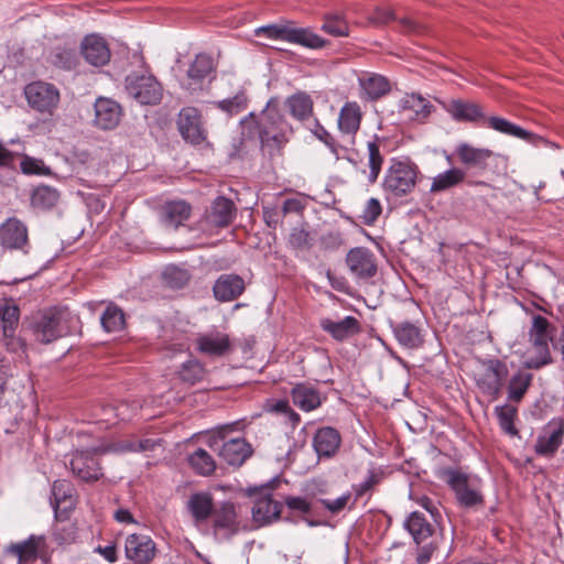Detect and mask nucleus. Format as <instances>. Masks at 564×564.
I'll list each match as a JSON object with an SVG mask.
<instances>
[{"label": "nucleus", "mask_w": 564, "mask_h": 564, "mask_svg": "<svg viewBox=\"0 0 564 564\" xmlns=\"http://www.w3.org/2000/svg\"><path fill=\"white\" fill-rule=\"evenodd\" d=\"M158 445L159 442L152 438L137 440L135 437H129L102 443L89 449H76L69 460L70 470L82 481L95 482L104 476L97 456L106 453L150 452Z\"/></svg>", "instance_id": "f257e3e1"}, {"label": "nucleus", "mask_w": 564, "mask_h": 564, "mask_svg": "<svg viewBox=\"0 0 564 564\" xmlns=\"http://www.w3.org/2000/svg\"><path fill=\"white\" fill-rule=\"evenodd\" d=\"M240 141H289L294 128L282 112V100L272 96L267 101L261 117L249 113L240 121Z\"/></svg>", "instance_id": "f03ea898"}, {"label": "nucleus", "mask_w": 564, "mask_h": 564, "mask_svg": "<svg viewBox=\"0 0 564 564\" xmlns=\"http://www.w3.org/2000/svg\"><path fill=\"white\" fill-rule=\"evenodd\" d=\"M232 424L215 429L208 438L209 447L228 465L240 467L253 453L251 445L241 437L227 440Z\"/></svg>", "instance_id": "7ed1b4c3"}, {"label": "nucleus", "mask_w": 564, "mask_h": 564, "mask_svg": "<svg viewBox=\"0 0 564 564\" xmlns=\"http://www.w3.org/2000/svg\"><path fill=\"white\" fill-rule=\"evenodd\" d=\"M456 155L458 161L465 166V172L469 177L484 175L485 173H495L501 156L489 149L475 147L471 143H462Z\"/></svg>", "instance_id": "20e7f679"}, {"label": "nucleus", "mask_w": 564, "mask_h": 564, "mask_svg": "<svg viewBox=\"0 0 564 564\" xmlns=\"http://www.w3.org/2000/svg\"><path fill=\"white\" fill-rule=\"evenodd\" d=\"M257 35H265L271 40L286 41L307 48H322L326 41L306 28H292L285 24H269L256 30Z\"/></svg>", "instance_id": "39448f33"}, {"label": "nucleus", "mask_w": 564, "mask_h": 564, "mask_svg": "<svg viewBox=\"0 0 564 564\" xmlns=\"http://www.w3.org/2000/svg\"><path fill=\"white\" fill-rule=\"evenodd\" d=\"M419 174L417 166L409 160L393 159L387 171L383 188L394 196H403L414 188Z\"/></svg>", "instance_id": "423d86ee"}, {"label": "nucleus", "mask_w": 564, "mask_h": 564, "mask_svg": "<svg viewBox=\"0 0 564 564\" xmlns=\"http://www.w3.org/2000/svg\"><path fill=\"white\" fill-rule=\"evenodd\" d=\"M459 184H466L467 186L481 188L486 192L487 202L497 198V188L495 186L485 181L469 177L467 173L459 167H452L436 175L432 181L430 191L431 193H442Z\"/></svg>", "instance_id": "0eeeda50"}, {"label": "nucleus", "mask_w": 564, "mask_h": 564, "mask_svg": "<svg viewBox=\"0 0 564 564\" xmlns=\"http://www.w3.org/2000/svg\"><path fill=\"white\" fill-rule=\"evenodd\" d=\"M481 367L482 370L476 377V384L484 394L497 400L509 375L508 366L498 358H491L482 361Z\"/></svg>", "instance_id": "6e6552de"}, {"label": "nucleus", "mask_w": 564, "mask_h": 564, "mask_svg": "<svg viewBox=\"0 0 564 564\" xmlns=\"http://www.w3.org/2000/svg\"><path fill=\"white\" fill-rule=\"evenodd\" d=\"M23 93L30 108L50 116L56 110L61 98L57 87L43 80L29 83Z\"/></svg>", "instance_id": "1a4fd4ad"}, {"label": "nucleus", "mask_w": 564, "mask_h": 564, "mask_svg": "<svg viewBox=\"0 0 564 564\" xmlns=\"http://www.w3.org/2000/svg\"><path fill=\"white\" fill-rule=\"evenodd\" d=\"M126 90L141 105H156L163 96L162 85L151 74L133 72L126 77Z\"/></svg>", "instance_id": "9d476101"}, {"label": "nucleus", "mask_w": 564, "mask_h": 564, "mask_svg": "<svg viewBox=\"0 0 564 564\" xmlns=\"http://www.w3.org/2000/svg\"><path fill=\"white\" fill-rule=\"evenodd\" d=\"M433 99L455 122L471 123L480 127L486 119L482 107L475 101L462 98L442 99L433 97Z\"/></svg>", "instance_id": "9b49d317"}, {"label": "nucleus", "mask_w": 564, "mask_h": 564, "mask_svg": "<svg viewBox=\"0 0 564 564\" xmlns=\"http://www.w3.org/2000/svg\"><path fill=\"white\" fill-rule=\"evenodd\" d=\"M7 552L18 558V564H33L37 557L48 558L44 535L32 534L25 541L10 544Z\"/></svg>", "instance_id": "f8f14e48"}, {"label": "nucleus", "mask_w": 564, "mask_h": 564, "mask_svg": "<svg viewBox=\"0 0 564 564\" xmlns=\"http://www.w3.org/2000/svg\"><path fill=\"white\" fill-rule=\"evenodd\" d=\"M177 128L185 141H206L208 131L200 111L195 107H184L178 112Z\"/></svg>", "instance_id": "ddd939ff"}, {"label": "nucleus", "mask_w": 564, "mask_h": 564, "mask_svg": "<svg viewBox=\"0 0 564 564\" xmlns=\"http://www.w3.org/2000/svg\"><path fill=\"white\" fill-rule=\"evenodd\" d=\"M79 52L85 62L94 67H102L110 62L111 51L106 39L97 33L83 37Z\"/></svg>", "instance_id": "4468645a"}, {"label": "nucleus", "mask_w": 564, "mask_h": 564, "mask_svg": "<svg viewBox=\"0 0 564 564\" xmlns=\"http://www.w3.org/2000/svg\"><path fill=\"white\" fill-rule=\"evenodd\" d=\"M0 243L9 250L29 252V234L26 226L18 218H9L0 226Z\"/></svg>", "instance_id": "2eb2a0df"}, {"label": "nucleus", "mask_w": 564, "mask_h": 564, "mask_svg": "<svg viewBox=\"0 0 564 564\" xmlns=\"http://www.w3.org/2000/svg\"><path fill=\"white\" fill-rule=\"evenodd\" d=\"M564 438V421L562 419L551 420L536 438L534 451L543 457L553 456L562 445Z\"/></svg>", "instance_id": "dca6fc26"}, {"label": "nucleus", "mask_w": 564, "mask_h": 564, "mask_svg": "<svg viewBox=\"0 0 564 564\" xmlns=\"http://www.w3.org/2000/svg\"><path fill=\"white\" fill-rule=\"evenodd\" d=\"M346 263L351 274L358 280H368L377 273V262L373 252L365 247H356L346 256Z\"/></svg>", "instance_id": "f3484780"}, {"label": "nucleus", "mask_w": 564, "mask_h": 564, "mask_svg": "<svg viewBox=\"0 0 564 564\" xmlns=\"http://www.w3.org/2000/svg\"><path fill=\"white\" fill-rule=\"evenodd\" d=\"M156 547L154 541L145 534H129L124 542V555L127 560L138 564H149L155 557Z\"/></svg>", "instance_id": "a211bd4d"}, {"label": "nucleus", "mask_w": 564, "mask_h": 564, "mask_svg": "<svg viewBox=\"0 0 564 564\" xmlns=\"http://www.w3.org/2000/svg\"><path fill=\"white\" fill-rule=\"evenodd\" d=\"M235 203L224 196L217 197L206 210L204 224L207 229L228 227L236 217Z\"/></svg>", "instance_id": "6ab92c4d"}, {"label": "nucleus", "mask_w": 564, "mask_h": 564, "mask_svg": "<svg viewBox=\"0 0 564 564\" xmlns=\"http://www.w3.org/2000/svg\"><path fill=\"white\" fill-rule=\"evenodd\" d=\"M398 110L410 120L425 122L435 112V107L421 94L406 93L399 100Z\"/></svg>", "instance_id": "aec40b11"}, {"label": "nucleus", "mask_w": 564, "mask_h": 564, "mask_svg": "<svg viewBox=\"0 0 564 564\" xmlns=\"http://www.w3.org/2000/svg\"><path fill=\"white\" fill-rule=\"evenodd\" d=\"M446 477L460 506L471 508L484 502L480 492L469 487L467 475L449 469L446 471Z\"/></svg>", "instance_id": "412c9836"}, {"label": "nucleus", "mask_w": 564, "mask_h": 564, "mask_svg": "<svg viewBox=\"0 0 564 564\" xmlns=\"http://www.w3.org/2000/svg\"><path fill=\"white\" fill-rule=\"evenodd\" d=\"M246 290L243 279L234 273H224L218 276L213 286V293L218 302H232Z\"/></svg>", "instance_id": "4be33fe9"}, {"label": "nucleus", "mask_w": 564, "mask_h": 564, "mask_svg": "<svg viewBox=\"0 0 564 564\" xmlns=\"http://www.w3.org/2000/svg\"><path fill=\"white\" fill-rule=\"evenodd\" d=\"M121 106L110 99L100 97L95 102V124L102 130L115 129L121 119Z\"/></svg>", "instance_id": "5701e85b"}, {"label": "nucleus", "mask_w": 564, "mask_h": 564, "mask_svg": "<svg viewBox=\"0 0 564 564\" xmlns=\"http://www.w3.org/2000/svg\"><path fill=\"white\" fill-rule=\"evenodd\" d=\"M215 70L214 59L207 53H198L186 72V89L197 90L203 88L204 80Z\"/></svg>", "instance_id": "b1692460"}, {"label": "nucleus", "mask_w": 564, "mask_h": 564, "mask_svg": "<svg viewBox=\"0 0 564 564\" xmlns=\"http://www.w3.org/2000/svg\"><path fill=\"white\" fill-rule=\"evenodd\" d=\"M480 127L490 128L499 133H502L507 137L529 140V141H547L544 137L535 135L531 131L522 128L519 124H516L502 117L491 116L487 117L481 123Z\"/></svg>", "instance_id": "393cba45"}, {"label": "nucleus", "mask_w": 564, "mask_h": 564, "mask_svg": "<svg viewBox=\"0 0 564 564\" xmlns=\"http://www.w3.org/2000/svg\"><path fill=\"white\" fill-rule=\"evenodd\" d=\"M212 518L215 533L224 531L225 536L229 538L239 531L240 525L236 508L231 502H223L219 507H216Z\"/></svg>", "instance_id": "a878e982"}, {"label": "nucleus", "mask_w": 564, "mask_h": 564, "mask_svg": "<svg viewBox=\"0 0 564 564\" xmlns=\"http://www.w3.org/2000/svg\"><path fill=\"white\" fill-rule=\"evenodd\" d=\"M196 345L202 354L213 357L225 356L231 349L229 336L217 330L199 335Z\"/></svg>", "instance_id": "bb28decb"}, {"label": "nucleus", "mask_w": 564, "mask_h": 564, "mask_svg": "<svg viewBox=\"0 0 564 564\" xmlns=\"http://www.w3.org/2000/svg\"><path fill=\"white\" fill-rule=\"evenodd\" d=\"M32 330L39 341L50 344L62 336L59 317L54 313L45 312L33 322Z\"/></svg>", "instance_id": "cd10ccee"}, {"label": "nucleus", "mask_w": 564, "mask_h": 564, "mask_svg": "<svg viewBox=\"0 0 564 564\" xmlns=\"http://www.w3.org/2000/svg\"><path fill=\"white\" fill-rule=\"evenodd\" d=\"M319 326L337 341L348 339L360 332V323L354 316H346L339 322H335L330 318H322Z\"/></svg>", "instance_id": "c85d7f7f"}, {"label": "nucleus", "mask_w": 564, "mask_h": 564, "mask_svg": "<svg viewBox=\"0 0 564 564\" xmlns=\"http://www.w3.org/2000/svg\"><path fill=\"white\" fill-rule=\"evenodd\" d=\"M341 437L339 432L330 426L317 430L313 438V446L318 457H332L339 449Z\"/></svg>", "instance_id": "c756f323"}, {"label": "nucleus", "mask_w": 564, "mask_h": 564, "mask_svg": "<svg viewBox=\"0 0 564 564\" xmlns=\"http://www.w3.org/2000/svg\"><path fill=\"white\" fill-rule=\"evenodd\" d=\"M283 104L288 108L290 116L301 123L308 121L313 116L314 101L306 91L297 90L286 97Z\"/></svg>", "instance_id": "7c9ffc66"}, {"label": "nucleus", "mask_w": 564, "mask_h": 564, "mask_svg": "<svg viewBox=\"0 0 564 564\" xmlns=\"http://www.w3.org/2000/svg\"><path fill=\"white\" fill-rule=\"evenodd\" d=\"M192 213V207L185 200L166 202L161 209V218L165 226L177 228L186 221Z\"/></svg>", "instance_id": "2f4dec72"}, {"label": "nucleus", "mask_w": 564, "mask_h": 564, "mask_svg": "<svg viewBox=\"0 0 564 564\" xmlns=\"http://www.w3.org/2000/svg\"><path fill=\"white\" fill-rule=\"evenodd\" d=\"M293 403L302 411L310 412L322 404L319 391L308 383H297L291 391Z\"/></svg>", "instance_id": "473e14b6"}, {"label": "nucleus", "mask_w": 564, "mask_h": 564, "mask_svg": "<svg viewBox=\"0 0 564 564\" xmlns=\"http://www.w3.org/2000/svg\"><path fill=\"white\" fill-rule=\"evenodd\" d=\"M282 506L271 497L259 498L252 507V519L259 525H265L280 518Z\"/></svg>", "instance_id": "72a5a7b5"}, {"label": "nucleus", "mask_w": 564, "mask_h": 564, "mask_svg": "<svg viewBox=\"0 0 564 564\" xmlns=\"http://www.w3.org/2000/svg\"><path fill=\"white\" fill-rule=\"evenodd\" d=\"M359 84L361 87V98L369 101L380 99L391 89L388 78L378 74L360 78Z\"/></svg>", "instance_id": "f704fd0d"}, {"label": "nucleus", "mask_w": 564, "mask_h": 564, "mask_svg": "<svg viewBox=\"0 0 564 564\" xmlns=\"http://www.w3.org/2000/svg\"><path fill=\"white\" fill-rule=\"evenodd\" d=\"M187 508L196 523L205 522L215 510L209 492L193 494L188 499Z\"/></svg>", "instance_id": "c9c22d12"}, {"label": "nucleus", "mask_w": 564, "mask_h": 564, "mask_svg": "<svg viewBox=\"0 0 564 564\" xmlns=\"http://www.w3.org/2000/svg\"><path fill=\"white\" fill-rule=\"evenodd\" d=\"M393 334L398 343L408 349H416L424 341L422 329L410 322H402L393 326Z\"/></svg>", "instance_id": "e433bc0d"}, {"label": "nucleus", "mask_w": 564, "mask_h": 564, "mask_svg": "<svg viewBox=\"0 0 564 564\" xmlns=\"http://www.w3.org/2000/svg\"><path fill=\"white\" fill-rule=\"evenodd\" d=\"M362 112L356 101H347L340 109L338 128L341 132L355 135L360 127Z\"/></svg>", "instance_id": "4c0bfd02"}, {"label": "nucleus", "mask_w": 564, "mask_h": 564, "mask_svg": "<svg viewBox=\"0 0 564 564\" xmlns=\"http://www.w3.org/2000/svg\"><path fill=\"white\" fill-rule=\"evenodd\" d=\"M527 370L520 369L511 376L507 386L509 401L520 403L532 386L533 375Z\"/></svg>", "instance_id": "58836bf2"}, {"label": "nucleus", "mask_w": 564, "mask_h": 564, "mask_svg": "<svg viewBox=\"0 0 564 564\" xmlns=\"http://www.w3.org/2000/svg\"><path fill=\"white\" fill-rule=\"evenodd\" d=\"M405 529L412 535L416 544H421L434 533L433 525L426 520L424 514L419 511L410 513L405 521Z\"/></svg>", "instance_id": "ea45409f"}, {"label": "nucleus", "mask_w": 564, "mask_h": 564, "mask_svg": "<svg viewBox=\"0 0 564 564\" xmlns=\"http://www.w3.org/2000/svg\"><path fill=\"white\" fill-rule=\"evenodd\" d=\"M553 327L551 323L542 315H534L529 328L528 336L531 346H543L553 338Z\"/></svg>", "instance_id": "a19ab883"}, {"label": "nucleus", "mask_w": 564, "mask_h": 564, "mask_svg": "<svg viewBox=\"0 0 564 564\" xmlns=\"http://www.w3.org/2000/svg\"><path fill=\"white\" fill-rule=\"evenodd\" d=\"M48 62L63 70H73L78 65V55L74 47L68 46H55L50 55Z\"/></svg>", "instance_id": "79ce46f5"}, {"label": "nucleus", "mask_w": 564, "mask_h": 564, "mask_svg": "<svg viewBox=\"0 0 564 564\" xmlns=\"http://www.w3.org/2000/svg\"><path fill=\"white\" fill-rule=\"evenodd\" d=\"M73 492L74 488L67 480H55L52 486V503L55 510V517H61L59 506L67 503V507L73 506Z\"/></svg>", "instance_id": "37998d69"}, {"label": "nucleus", "mask_w": 564, "mask_h": 564, "mask_svg": "<svg viewBox=\"0 0 564 564\" xmlns=\"http://www.w3.org/2000/svg\"><path fill=\"white\" fill-rule=\"evenodd\" d=\"M53 527L52 536L58 546H65L74 543L77 539V527L74 522L59 520Z\"/></svg>", "instance_id": "c03bdc74"}, {"label": "nucleus", "mask_w": 564, "mask_h": 564, "mask_svg": "<svg viewBox=\"0 0 564 564\" xmlns=\"http://www.w3.org/2000/svg\"><path fill=\"white\" fill-rule=\"evenodd\" d=\"M188 463L192 468L202 476H209L216 469V463L212 455L203 449L197 448L188 457Z\"/></svg>", "instance_id": "a18cd8bd"}, {"label": "nucleus", "mask_w": 564, "mask_h": 564, "mask_svg": "<svg viewBox=\"0 0 564 564\" xmlns=\"http://www.w3.org/2000/svg\"><path fill=\"white\" fill-rule=\"evenodd\" d=\"M531 349L533 354L529 355L523 361L524 369L539 370L553 362L549 344H544L541 347L531 346Z\"/></svg>", "instance_id": "49530a36"}, {"label": "nucleus", "mask_w": 564, "mask_h": 564, "mask_svg": "<svg viewBox=\"0 0 564 564\" xmlns=\"http://www.w3.org/2000/svg\"><path fill=\"white\" fill-rule=\"evenodd\" d=\"M59 199L58 192L51 186H39L32 194V205L41 209H50L54 207Z\"/></svg>", "instance_id": "de8ad7c7"}, {"label": "nucleus", "mask_w": 564, "mask_h": 564, "mask_svg": "<svg viewBox=\"0 0 564 564\" xmlns=\"http://www.w3.org/2000/svg\"><path fill=\"white\" fill-rule=\"evenodd\" d=\"M102 328L108 332H119L124 327V314L121 308L116 305H108L100 317Z\"/></svg>", "instance_id": "09e8293b"}, {"label": "nucleus", "mask_w": 564, "mask_h": 564, "mask_svg": "<svg viewBox=\"0 0 564 564\" xmlns=\"http://www.w3.org/2000/svg\"><path fill=\"white\" fill-rule=\"evenodd\" d=\"M495 412L498 417L500 429L511 436L518 434V430L514 426V420L518 415V410L513 405L505 404L498 405L495 409Z\"/></svg>", "instance_id": "8fccbe9b"}, {"label": "nucleus", "mask_w": 564, "mask_h": 564, "mask_svg": "<svg viewBox=\"0 0 564 564\" xmlns=\"http://www.w3.org/2000/svg\"><path fill=\"white\" fill-rule=\"evenodd\" d=\"M20 317V310L17 305H1L0 318L2 324L3 337H9L10 333L14 332Z\"/></svg>", "instance_id": "3c124183"}, {"label": "nucleus", "mask_w": 564, "mask_h": 564, "mask_svg": "<svg viewBox=\"0 0 564 564\" xmlns=\"http://www.w3.org/2000/svg\"><path fill=\"white\" fill-rule=\"evenodd\" d=\"M215 105L221 111L235 115L247 108L248 97L243 90H240L234 97L216 101Z\"/></svg>", "instance_id": "603ef678"}, {"label": "nucleus", "mask_w": 564, "mask_h": 564, "mask_svg": "<svg viewBox=\"0 0 564 564\" xmlns=\"http://www.w3.org/2000/svg\"><path fill=\"white\" fill-rule=\"evenodd\" d=\"M163 279L169 286L181 289L189 282L191 275L187 270L171 265L163 271Z\"/></svg>", "instance_id": "864d4df0"}, {"label": "nucleus", "mask_w": 564, "mask_h": 564, "mask_svg": "<svg viewBox=\"0 0 564 564\" xmlns=\"http://www.w3.org/2000/svg\"><path fill=\"white\" fill-rule=\"evenodd\" d=\"M204 373V367L198 361L191 360L183 365L180 371V378L184 382L194 384L203 379Z\"/></svg>", "instance_id": "5fc2aeb1"}, {"label": "nucleus", "mask_w": 564, "mask_h": 564, "mask_svg": "<svg viewBox=\"0 0 564 564\" xmlns=\"http://www.w3.org/2000/svg\"><path fill=\"white\" fill-rule=\"evenodd\" d=\"M322 30L333 36H345L348 34V25L338 15H326Z\"/></svg>", "instance_id": "6e6d98bb"}, {"label": "nucleus", "mask_w": 564, "mask_h": 564, "mask_svg": "<svg viewBox=\"0 0 564 564\" xmlns=\"http://www.w3.org/2000/svg\"><path fill=\"white\" fill-rule=\"evenodd\" d=\"M368 151L370 167L369 182L375 183L380 174L383 158L380 153L378 143H368Z\"/></svg>", "instance_id": "4d7b16f0"}, {"label": "nucleus", "mask_w": 564, "mask_h": 564, "mask_svg": "<svg viewBox=\"0 0 564 564\" xmlns=\"http://www.w3.org/2000/svg\"><path fill=\"white\" fill-rule=\"evenodd\" d=\"M289 243L294 249L307 250L312 247V238L305 229L293 228L289 237Z\"/></svg>", "instance_id": "13d9d810"}, {"label": "nucleus", "mask_w": 564, "mask_h": 564, "mask_svg": "<svg viewBox=\"0 0 564 564\" xmlns=\"http://www.w3.org/2000/svg\"><path fill=\"white\" fill-rule=\"evenodd\" d=\"M382 213V206L379 202V199L371 197L367 200L365 208L362 210V221L364 224L371 226L373 225L379 216Z\"/></svg>", "instance_id": "bf43d9fd"}, {"label": "nucleus", "mask_w": 564, "mask_h": 564, "mask_svg": "<svg viewBox=\"0 0 564 564\" xmlns=\"http://www.w3.org/2000/svg\"><path fill=\"white\" fill-rule=\"evenodd\" d=\"M21 171L28 175H47L50 170L44 165L43 161L30 156H24L20 163Z\"/></svg>", "instance_id": "052dcab7"}, {"label": "nucleus", "mask_w": 564, "mask_h": 564, "mask_svg": "<svg viewBox=\"0 0 564 564\" xmlns=\"http://www.w3.org/2000/svg\"><path fill=\"white\" fill-rule=\"evenodd\" d=\"M350 492H346L343 496L332 500V499H321L319 502L327 509L330 513L336 514L344 510L350 500Z\"/></svg>", "instance_id": "680f3d73"}, {"label": "nucleus", "mask_w": 564, "mask_h": 564, "mask_svg": "<svg viewBox=\"0 0 564 564\" xmlns=\"http://www.w3.org/2000/svg\"><path fill=\"white\" fill-rule=\"evenodd\" d=\"M380 482V477L375 473H370L365 481L354 487L356 499L362 497L368 491L372 490Z\"/></svg>", "instance_id": "e2e57ef3"}, {"label": "nucleus", "mask_w": 564, "mask_h": 564, "mask_svg": "<svg viewBox=\"0 0 564 564\" xmlns=\"http://www.w3.org/2000/svg\"><path fill=\"white\" fill-rule=\"evenodd\" d=\"M90 159V152L82 147L73 145L68 152L67 161L72 164H85Z\"/></svg>", "instance_id": "0e129e2a"}, {"label": "nucleus", "mask_w": 564, "mask_h": 564, "mask_svg": "<svg viewBox=\"0 0 564 564\" xmlns=\"http://www.w3.org/2000/svg\"><path fill=\"white\" fill-rule=\"evenodd\" d=\"M286 506L292 509L300 511L302 513L311 512V503L305 498L302 497H288L285 499Z\"/></svg>", "instance_id": "69168bd1"}, {"label": "nucleus", "mask_w": 564, "mask_h": 564, "mask_svg": "<svg viewBox=\"0 0 564 564\" xmlns=\"http://www.w3.org/2000/svg\"><path fill=\"white\" fill-rule=\"evenodd\" d=\"M307 128L312 132V134L317 138L319 141H327L329 133L327 130L318 122L317 119H314Z\"/></svg>", "instance_id": "338daca9"}, {"label": "nucleus", "mask_w": 564, "mask_h": 564, "mask_svg": "<svg viewBox=\"0 0 564 564\" xmlns=\"http://www.w3.org/2000/svg\"><path fill=\"white\" fill-rule=\"evenodd\" d=\"M304 209V205L300 199L296 198H288L283 203V214H290V213H301Z\"/></svg>", "instance_id": "774afa93"}]
</instances>
